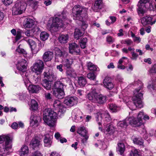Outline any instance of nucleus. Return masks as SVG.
Segmentation results:
<instances>
[{
	"instance_id": "f257e3e1",
	"label": "nucleus",
	"mask_w": 156,
	"mask_h": 156,
	"mask_svg": "<svg viewBox=\"0 0 156 156\" xmlns=\"http://www.w3.org/2000/svg\"><path fill=\"white\" fill-rule=\"evenodd\" d=\"M67 12L63 11L58 17L49 19L47 25V28L51 32L57 31L59 28L69 23L70 22L67 17Z\"/></svg>"
},
{
	"instance_id": "f03ea898",
	"label": "nucleus",
	"mask_w": 156,
	"mask_h": 156,
	"mask_svg": "<svg viewBox=\"0 0 156 156\" xmlns=\"http://www.w3.org/2000/svg\"><path fill=\"white\" fill-rule=\"evenodd\" d=\"M72 14L73 19L80 21L83 29L86 28L88 25L83 21V17L87 16V10L79 5L75 6L73 8Z\"/></svg>"
},
{
	"instance_id": "7ed1b4c3",
	"label": "nucleus",
	"mask_w": 156,
	"mask_h": 156,
	"mask_svg": "<svg viewBox=\"0 0 156 156\" xmlns=\"http://www.w3.org/2000/svg\"><path fill=\"white\" fill-rule=\"evenodd\" d=\"M43 74L44 79L42 80L41 84L46 89L50 90L51 88V82L57 79V76L51 68L44 72Z\"/></svg>"
},
{
	"instance_id": "20e7f679",
	"label": "nucleus",
	"mask_w": 156,
	"mask_h": 156,
	"mask_svg": "<svg viewBox=\"0 0 156 156\" xmlns=\"http://www.w3.org/2000/svg\"><path fill=\"white\" fill-rule=\"evenodd\" d=\"M43 112L44 122L50 126H53L57 117L56 112L49 108H45Z\"/></svg>"
},
{
	"instance_id": "39448f33",
	"label": "nucleus",
	"mask_w": 156,
	"mask_h": 156,
	"mask_svg": "<svg viewBox=\"0 0 156 156\" xmlns=\"http://www.w3.org/2000/svg\"><path fill=\"white\" fill-rule=\"evenodd\" d=\"M27 6L25 2H17L12 8V14L17 15L22 14L25 11Z\"/></svg>"
},
{
	"instance_id": "423d86ee",
	"label": "nucleus",
	"mask_w": 156,
	"mask_h": 156,
	"mask_svg": "<svg viewBox=\"0 0 156 156\" xmlns=\"http://www.w3.org/2000/svg\"><path fill=\"white\" fill-rule=\"evenodd\" d=\"M26 41L30 45L33 54H35L37 53L39 50L41 48V43H39L38 47H37L35 42L32 39L26 38Z\"/></svg>"
},
{
	"instance_id": "0eeeda50",
	"label": "nucleus",
	"mask_w": 156,
	"mask_h": 156,
	"mask_svg": "<svg viewBox=\"0 0 156 156\" xmlns=\"http://www.w3.org/2000/svg\"><path fill=\"white\" fill-rule=\"evenodd\" d=\"M44 68V62L41 60H38L34 64L32 71L37 74H41Z\"/></svg>"
},
{
	"instance_id": "6e6552de",
	"label": "nucleus",
	"mask_w": 156,
	"mask_h": 156,
	"mask_svg": "<svg viewBox=\"0 0 156 156\" xmlns=\"http://www.w3.org/2000/svg\"><path fill=\"white\" fill-rule=\"evenodd\" d=\"M41 140L38 136H35L32 140L30 143V146L34 149H37L41 145Z\"/></svg>"
},
{
	"instance_id": "1a4fd4ad",
	"label": "nucleus",
	"mask_w": 156,
	"mask_h": 156,
	"mask_svg": "<svg viewBox=\"0 0 156 156\" xmlns=\"http://www.w3.org/2000/svg\"><path fill=\"white\" fill-rule=\"evenodd\" d=\"M144 115V112H140L138 114L137 116V127H141L142 129V131L141 133H146V131L144 127V122H143L142 118Z\"/></svg>"
},
{
	"instance_id": "9d476101",
	"label": "nucleus",
	"mask_w": 156,
	"mask_h": 156,
	"mask_svg": "<svg viewBox=\"0 0 156 156\" xmlns=\"http://www.w3.org/2000/svg\"><path fill=\"white\" fill-rule=\"evenodd\" d=\"M41 120V118L40 116L33 115L30 118V126L34 127H37L39 125Z\"/></svg>"
},
{
	"instance_id": "9b49d317",
	"label": "nucleus",
	"mask_w": 156,
	"mask_h": 156,
	"mask_svg": "<svg viewBox=\"0 0 156 156\" xmlns=\"http://www.w3.org/2000/svg\"><path fill=\"white\" fill-rule=\"evenodd\" d=\"M69 45V52L70 53L75 55L79 54L80 52L79 47L76 43L75 42L71 43Z\"/></svg>"
},
{
	"instance_id": "f8f14e48",
	"label": "nucleus",
	"mask_w": 156,
	"mask_h": 156,
	"mask_svg": "<svg viewBox=\"0 0 156 156\" xmlns=\"http://www.w3.org/2000/svg\"><path fill=\"white\" fill-rule=\"evenodd\" d=\"M152 19V17L145 16L141 19V22L142 25L144 26L148 24L152 25L155 23L156 18L155 17L154 20L152 22H151Z\"/></svg>"
},
{
	"instance_id": "ddd939ff",
	"label": "nucleus",
	"mask_w": 156,
	"mask_h": 156,
	"mask_svg": "<svg viewBox=\"0 0 156 156\" xmlns=\"http://www.w3.org/2000/svg\"><path fill=\"white\" fill-rule=\"evenodd\" d=\"M98 93L95 89L92 88L91 91L87 95V97L92 102L96 103Z\"/></svg>"
},
{
	"instance_id": "4468645a",
	"label": "nucleus",
	"mask_w": 156,
	"mask_h": 156,
	"mask_svg": "<svg viewBox=\"0 0 156 156\" xmlns=\"http://www.w3.org/2000/svg\"><path fill=\"white\" fill-rule=\"evenodd\" d=\"M77 98L76 97H69L65 98L64 102L65 104L69 106H72L76 104Z\"/></svg>"
},
{
	"instance_id": "2eb2a0df",
	"label": "nucleus",
	"mask_w": 156,
	"mask_h": 156,
	"mask_svg": "<svg viewBox=\"0 0 156 156\" xmlns=\"http://www.w3.org/2000/svg\"><path fill=\"white\" fill-rule=\"evenodd\" d=\"M77 133L80 135L83 136L86 140L88 138L87 131L84 126L79 127L78 128Z\"/></svg>"
},
{
	"instance_id": "dca6fc26",
	"label": "nucleus",
	"mask_w": 156,
	"mask_h": 156,
	"mask_svg": "<svg viewBox=\"0 0 156 156\" xmlns=\"http://www.w3.org/2000/svg\"><path fill=\"white\" fill-rule=\"evenodd\" d=\"M53 95L58 99L62 98L64 96L65 93L63 90L53 89Z\"/></svg>"
},
{
	"instance_id": "f3484780",
	"label": "nucleus",
	"mask_w": 156,
	"mask_h": 156,
	"mask_svg": "<svg viewBox=\"0 0 156 156\" xmlns=\"http://www.w3.org/2000/svg\"><path fill=\"white\" fill-rule=\"evenodd\" d=\"M5 143L4 149L5 151L7 152L11 149L12 147V145L10 143V137L8 136H5Z\"/></svg>"
},
{
	"instance_id": "a211bd4d",
	"label": "nucleus",
	"mask_w": 156,
	"mask_h": 156,
	"mask_svg": "<svg viewBox=\"0 0 156 156\" xmlns=\"http://www.w3.org/2000/svg\"><path fill=\"white\" fill-rule=\"evenodd\" d=\"M103 83L104 85L108 89H111L114 87L111 79L109 77H106L104 80Z\"/></svg>"
},
{
	"instance_id": "6ab92c4d",
	"label": "nucleus",
	"mask_w": 156,
	"mask_h": 156,
	"mask_svg": "<svg viewBox=\"0 0 156 156\" xmlns=\"http://www.w3.org/2000/svg\"><path fill=\"white\" fill-rule=\"evenodd\" d=\"M102 6L103 0H96L93 9L94 11L97 12L102 9Z\"/></svg>"
},
{
	"instance_id": "aec40b11",
	"label": "nucleus",
	"mask_w": 156,
	"mask_h": 156,
	"mask_svg": "<svg viewBox=\"0 0 156 156\" xmlns=\"http://www.w3.org/2000/svg\"><path fill=\"white\" fill-rule=\"evenodd\" d=\"M53 56V53L52 51H47L45 52L43 56V59L45 62L51 61Z\"/></svg>"
},
{
	"instance_id": "412c9836",
	"label": "nucleus",
	"mask_w": 156,
	"mask_h": 156,
	"mask_svg": "<svg viewBox=\"0 0 156 156\" xmlns=\"http://www.w3.org/2000/svg\"><path fill=\"white\" fill-rule=\"evenodd\" d=\"M147 2V0H141L139 2V3L141 5V7L139 6L138 9V12L139 15L140 14L143 15L145 13L144 4L146 3Z\"/></svg>"
},
{
	"instance_id": "4be33fe9",
	"label": "nucleus",
	"mask_w": 156,
	"mask_h": 156,
	"mask_svg": "<svg viewBox=\"0 0 156 156\" xmlns=\"http://www.w3.org/2000/svg\"><path fill=\"white\" fill-rule=\"evenodd\" d=\"M74 59L72 58L66 59L62 61V63L63 66L67 69L69 68L71 66L73 63Z\"/></svg>"
},
{
	"instance_id": "5701e85b",
	"label": "nucleus",
	"mask_w": 156,
	"mask_h": 156,
	"mask_svg": "<svg viewBox=\"0 0 156 156\" xmlns=\"http://www.w3.org/2000/svg\"><path fill=\"white\" fill-rule=\"evenodd\" d=\"M28 89L31 93H37L41 90V88L38 85H30L29 86Z\"/></svg>"
},
{
	"instance_id": "b1692460",
	"label": "nucleus",
	"mask_w": 156,
	"mask_h": 156,
	"mask_svg": "<svg viewBox=\"0 0 156 156\" xmlns=\"http://www.w3.org/2000/svg\"><path fill=\"white\" fill-rule=\"evenodd\" d=\"M34 21L31 19L27 18L24 22L23 26L25 28H30L34 24Z\"/></svg>"
},
{
	"instance_id": "393cba45",
	"label": "nucleus",
	"mask_w": 156,
	"mask_h": 156,
	"mask_svg": "<svg viewBox=\"0 0 156 156\" xmlns=\"http://www.w3.org/2000/svg\"><path fill=\"white\" fill-rule=\"evenodd\" d=\"M96 103L102 104L106 102V97L105 96L98 93Z\"/></svg>"
},
{
	"instance_id": "a878e982",
	"label": "nucleus",
	"mask_w": 156,
	"mask_h": 156,
	"mask_svg": "<svg viewBox=\"0 0 156 156\" xmlns=\"http://www.w3.org/2000/svg\"><path fill=\"white\" fill-rule=\"evenodd\" d=\"M104 110H101L98 112L96 116V120L99 125L101 124L102 117L104 115Z\"/></svg>"
},
{
	"instance_id": "bb28decb",
	"label": "nucleus",
	"mask_w": 156,
	"mask_h": 156,
	"mask_svg": "<svg viewBox=\"0 0 156 156\" xmlns=\"http://www.w3.org/2000/svg\"><path fill=\"white\" fill-rule=\"evenodd\" d=\"M143 94L141 92L137 94V108H141L143 107V105L142 101Z\"/></svg>"
},
{
	"instance_id": "cd10ccee",
	"label": "nucleus",
	"mask_w": 156,
	"mask_h": 156,
	"mask_svg": "<svg viewBox=\"0 0 156 156\" xmlns=\"http://www.w3.org/2000/svg\"><path fill=\"white\" fill-rule=\"evenodd\" d=\"M29 149L27 146H23L21 148L20 154V156H28Z\"/></svg>"
},
{
	"instance_id": "c85d7f7f",
	"label": "nucleus",
	"mask_w": 156,
	"mask_h": 156,
	"mask_svg": "<svg viewBox=\"0 0 156 156\" xmlns=\"http://www.w3.org/2000/svg\"><path fill=\"white\" fill-rule=\"evenodd\" d=\"M66 71V75L67 76L70 77H75L76 74L75 70L70 67L67 69Z\"/></svg>"
},
{
	"instance_id": "c756f323",
	"label": "nucleus",
	"mask_w": 156,
	"mask_h": 156,
	"mask_svg": "<svg viewBox=\"0 0 156 156\" xmlns=\"http://www.w3.org/2000/svg\"><path fill=\"white\" fill-rule=\"evenodd\" d=\"M51 138L48 134L45 135V138L44 139V145L46 147H50L51 144Z\"/></svg>"
},
{
	"instance_id": "7c9ffc66",
	"label": "nucleus",
	"mask_w": 156,
	"mask_h": 156,
	"mask_svg": "<svg viewBox=\"0 0 156 156\" xmlns=\"http://www.w3.org/2000/svg\"><path fill=\"white\" fill-rule=\"evenodd\" d=\"M69 36L68 34L62 35L58 37V40L59 42L62 44H66L68 41Z\"/></svg>"
},
{
	"instance_id": "2f4dec72",
	"label": "nucleus",
	"mask_w": 156,
	"mask_h": 156,
	"mask_svg": "<svg viewBox=\"0 0 156 156\" xmlns=\"http://www.w3.org/2000/svg\"><path fill=\"white\" fill-rule=\"evenodd\" d=\"M38 103L34 100L32 99L31 100L30 106V109L33 111H36L38 109Z\"/></svg>"
},
{
	"instance_id": "473e14b6",
	"label": "nucleus",
	"mask_w": 156,
	"mask_h": 156,
	"mask_svg": "<svg viewBox=\"0 0 156 156\" xmlns=\"http://www.w3.org/2000/svg\"><path fill=\"white\" fill-rule=\"evenodd\" d=\"M88 69L90 71H98L97 67L90 62H88L87 63Z\"/></svg>"
},
{
	"instance_id": "72a5a7b5",
	"label": "nucleus",
	"mask_w": 156,
	"mask_h": 156,
	"mask_svg": "<svg viewBox=\"0 0 156 156\" xmlns=\"http://www.w3.org/2000/svg\"><path fill=\"white\" fill-rule=\"evenodd\" d=\"M64 85L63 83H61L60 81H57L54 84V87L55 88L54 89L63 90V88Z\"/></svg>"
},
{
	"instance_id": "f704fd0d",
	"label": "nucleus",
	"mask_w": 156,
	"mask_h": 156,
	"mask_svg": "<svg viewBox=\"0 0 156 156\" xmlns=\"http://www.w3.org/2000/svg\"><path fill=\"white\" fill-rule=\"evenodd\" d=\"M128 118H126L123 121L119 122L117 124V126L121 127L126 128L128 125Z\"/></svg>"
},
{
	"instance_id": "c9c22d12",
	"label": "nucleus",
	"mask_w": 156,
	"mask_h": 156,
	"mask_svg": "<svg viewBox=\"0 0 156 156\" xmlns=\"http://www.w3.org/2000/svg\"><path fill=\"white\" fill-rule=\"evenodd\" d=\"M128 123L133 127H136V118L133 117H131L128 118Z\"/></svg>"
},
{
	"instance_id": "e433bc0d",
	"label": "nucleus",
	"mask_w": 156,
	"mask_h": 156,
	"mask_svg": "<svg viewBox=\"0 0 156 156\" xmlns=\"http://www.w3.org/2000/svg\"><path fill=\"white\" fill-rule=\"evenodd\" d=\"M83 34V33L80 31V30L78 29H75L74 33V37L75 38L78 40L79 39V38L82 36Z\"/></svg>"
},
{
	"instance_id": "4c0bfd02",
	"label": "nucleus",
	"mask_w": 156,
	"mask_h": 156,
	"mask_svg": "<svg viewBox=\"0 0 156 156\" xmlns=\"http://www.w3.org/2000/svg\"><path fill=\"white\" fill-rule=\"evenodd\" d=\"M78 83L81 87H84L87 83V81L85 78L81 76L78 78Z\"/></svg>"
},
{
	"instance_id": "58836bf2",
	"label": "nucleus",
	"mask_w": 156,
	"mask_h": 156,
	"mask_svg": "<svg viewBox=\"0 0 156 156\" xmlns=\"http://www.w3.org/2000/svg\"><path fill=\"white\" fill-rule=\"evenodd\" d=\"M55 51L56 55L59 57H63L66 53L65 51H62L58 48H55Z\"/></svg>"
},
{
	"instance_id": "ea45409f",
	"label": "nucleus",
	"mask_w": 156,
	"mask_h": 156,
	"mask_svg": "<svg viewBox=\"0 0 156 156\" xmlns=\"http://www.w3.org/2000/svg\"><path fill=\"white\" fill-rule=\"evenodd\" d=\"M117 151H119L120 154H122L125 151V145L122 143L118 144Z\"/></svg>"
},
{
	"instance_id": "a19ab883",
	"label": "nucleus",
	"mask_w": 156,
	"mask_h": 156,
	"mask_svg": "<svg viewBox=\"0 0 156 156\" xmlns=\"http://www.w3.org/2000/svg\"><path fill=\"white\" fill-rule=\"evenodd\" d=\"M87 42V39L86 37L83 38L80 40V45L81 48L84 49L85 48Z\"/></svg>"
},
{
	"instance_id": "79ce46f5",
	"label": "nucleus",
	"mask_w": 156,
	"mask_h": 156,
	"mask_svg": "<svg viewBox=\"0 0 156 156\" xmlns=\"http://www.w3.org/2000/svg\"><path fill=\"white\" fill-rule=\"evenodd\" d=\"M49 36V34L46 32L43 31L40 34V38L41 40L45 41L47 39Z\"/></svg>"
},
{
	"instance_id": "37998d69",
	"label": "nucleus",
	"mask_w": 156,
	"mask_h": 156,
	"mask_svg": "<svg viewBox=\"0 0 156 156\" xmlns=\"http://www.w3.org/2000/svg\"><path fill=\"white\" fill-rule=\"evenodd\" d=\"M62 105L60 101L58 100L54 101L53 105V107L55 108L58 109Z\"/></svg>"
},
{
	"instance_id": "c03bdc74",
	"label": "nucleus",
	"mask_w": 156,
	"mask_h": 156,
	"mask_svg": "<svg viewBox=\"0 0 156 156\" xmlns=\"http://www.w3.org/2000/svg\"><path fill=\"white\" fill-rule=\"evenodd\" d=\"M58 114L60 115L63 114L66 111V108L62 105L58 109Z\"/></svg>"
},
{
	"instance_id": "a18cd8bd",
	"label": "nucleus",
	"mask_w": 156,
	"mask_h": 156,
	"mask_svg": "<svg viewBox=\"0 0 156 156\" xmlns=\"http://www.w3.org/2000/svg\"><path fill=\"white\" fill-rule=\"evenodd\" d=\"M104 115L105 117V119L106 121L107 122H109L111 120V118L109 114L107 111H104Z\"/></svg>"
},
{
	"instance_id": "49530a36",
	"label": "nucleus",
	"mask_w": 156,
	"mask_h": 156,
	"mask_svg": "<svg viewBox=\"0 0 156 156\" xmlns=\"http://www.w3.org/2000/svg\"><path fill=\"white\" fill-rule=\"evenodd\" d=\"M109 108L112 112H115L117 111V106L113 104L110 105Z\"/></svg>"
},
{
	"instance_id": "de8ad7c7",
	"label": "nucleus",
	"mask_w": 156,
	"mask_h": 156,
	"mask_svg": "<svg viewBox=\"0 0 156 156\" xmlns=\"http://www.w3.org/2000/svg\"><path fill=\"white\" fill-rule=\"evenodd\" d=\"M16 51L19 53L23 54L24 55H26L27 54L25 50L23 48H20L19 46L16 49Z\"/></svg>"
},
{
	"instance_id": "09e8293b",
	"label": "nucleus",
	"mask_w": 156,
	"mask_h": 156,
	"mask_svg": "<svg viewBox=\"0 0 156 156\" xmlns=\"http://www.w3.org/2000/svg\"><path fill=\"white\" fill-rule=\"evenodd\" d=\"M17 69L20 71L22 73H24L26 71L27 68L26 66H22L20 65H18L17 66Z\"/></svg>"
},
{
	"instance_id": "8fccbe9b",
	"label": "nucleus",
	"mask_w": 156,
	"mask_h": 156,
	"mask_svg": "<svg viewBox=\"0 0 156 156\" xmlns=\"http://www.w3.org/2000/svg\"><path fill=\"white\" fill-rule=\"evenodd\" d=\"M106 41L108 42L110 44L113 43L115 41V39L110 36H108L107 37Z\"/></svg>"
},
{
	"instance_id": "3c124183",
	"label": "nucleus",
	"mask_w": 156,
	"mask_h": 156,
	"mask_svg": "<svg viewBox=\"0 0 156 156\" xmlns=\"http://www.w3.org/2000/svg\"><path fill=\"white\" fill-rule=\"evenodd\" d=\"M87 77L90 80H94L95 78V76L93 73H89L87 74Z\"/></svg>"
},
{
	"instance_id": "603ef678",
	"label": "nucleus",
	"mask_w": 156,
	"mask_h": 156,
	"mask_svg": "<svg viewBox=\"0 0 156 156\" xmlns=\"http://www.w3.org/2000/svg\"><path fill=\"white\" fill-rule=\"evenodd\" d=\"M129 156H136V149L133 148L131 150Z\"/></svg>"
},
{
	"instance_id": "864d4df0",
	"label": "nucleus",
	"mask_w": 156,
	"mask_h": 156,
	"mask_svg": "<svg viewBox=\"0 0 156 156\" xmlns=\"http://www.w3.org/2000/svg\"><path fill=\"white\" fill-rule=\"evenodd\" d=\"M26 60L24 59H22L20 61L18 62V65H20L22 66H26Z\"/></svg>"
},
{
	"instance_id": "5fc2aeb1",
	"label": "nucleus",
	"mask_w": 156,
	"mask_h": 156,
	"mask_svg": "<svg viewBox=\"0 0 156 156\" xmlns=\"http://www.w3.org/2000/svg\"><path fill=\"white\" fill-rule=\"evenodd\" d=\"M37 1L34 2L33 3H31L30 5L32 8L34 10H35L37 8Z\"/></svg>"
},
{
	"instance_id": "6e6d98bb",
	"label": "nucleus",
	"mask_w": 156,
	"mask_h": 156,
	"mask_svg": "<svg viewBox=\"0 0 156 156\" xmlns=\"http://www.w3.org/2000/svg\"><path fill=\"white\" fill-rule=\"evenodd\" d=\"M132 100L133 101V104H134V109L131 108H130L131 110H135L136 108V97L135 96L133 98Z\"/></svg>"
},
{
	"instance_id": "4d7b16f0",
	"label": "nucleus",
	"mask_w": 156,
	"mask_h": 156,
	"mask_svg": "<svg viewBox=\"0 0 156 156\" xmlns=\"http://www.w3.org/2000/svg\"><path fill=\"white\" fill-rule=\"evenodd\" d=\"M45 97L47 99L50 100L52 98V95L49 93H46L45 94Z\"/></svg>"
},
{
	"instance_id": "13d9d810",
	"label": "nucleus",
	"mask_w": 156,
	"mask_h": 156,
	"mask_svg": "<svg viewBox=\"0 0 156 156\" xmlns=\"http://www.w3.org/2000/svg\"><path fill=\"white\" fill-rule=\"evenodd\" d=\"M124 44H126L128 45H131L133 43L132 41L130 39H126L124 41Z\"/></svg>"
},
{
	"instance_id": "bf43d9fd",
	"label": "nucleus",
	"mask_w": 156,
	"mask_h": 156,
	"mask_svg": "<svg viewBox=\"0 0 156 156\" xmlns=\"http://www.w3.org/2000/svg\"><path fill=\"white\" fill-rule=\"evenodd\" d=\"M3 1L5 5H8L12 3L13 0H3Z\"/></svg>"
},
{
	"instance_id": "052dcab7",
	"label": "nucleus",
	"mask_w": 156,
	"mask_h": 156,
	"mask_svg": "<svg viewBox=\"0 0 156 156\" xmlns=\"http://www.w3.org/2000/svg\"><path fill=\"white\" fill-rule=\"evenodd\" d=\"M41 154L38 151H36L33 153L31 156H42Z\"/></svg>"
},
{
	"instance_id": "680f3d73",
	"label": "nucleus",
	"mask_w": 156,
	"mask_h": 156,
	"mask_svg": "<svg viewBox=\"0 0 156 156\" xmlns=\"http://www.w3.org/2000/svg\"><path fill=\"white\" fill-rule=\"evenodd\" d=\"M137 85L139 86V90H140L142 88L143 86V84L140 81L138 80L137 81Z\"/></svg>"
},
{
	"instance_id": "e2e57ef3",
	"label": "nucleus",
	"mask_w": 156,
	"mask_h": 156,
	"mask_svg": "<svg viewBox=\"0 0 156 156\" xmlns=\"http://www.w3.org/2000/svg\"><path fill=\"white\" fill-rule=\"evenodd\" d=\"M150 72L151 73H156V65H154L151 69Z\"/></svg>"
},
{
	"instance_id": "0e129e2a",
	"label": "nucleus",
	"mask_w": 156,
	"mask_h": 156,
	"mask_svg": "<svg viewBox=\"0 0 156 156\" xmlns=\"http://www.w3.org/2000/svg\"><path fill=\"white\" fill-rule=\"evenodd\" d=\"M112 126L109 125L108 127H107L106 129V130L107 131L110 132V133H112Z\"/></svg>"
},
{
	"instance_id": "69168bd1",
	"label": "nucleus",
	"mask_w": 156,
	"mask_h": 156,
	"mask_svg": "<svg viewBox=\"0 0 156 156\" xmlns=\"http://www.w3.org/2000/svg\"><path fill=\"white\" fill-rule=\"evenodd\" d=\"M11 127L12 129H16L18 128V125L16 122H14L12 124Z\"/></svg>"
},
{
	"instance_id": "338daca9",
	"label": "nucleus",
	"mask_w": 156,
	"mask_h": 156,
	"mask_svg": "<svg viewBox=\"0 0 156 156\" xmlns=\"http://www.w3.org/2000/svg\"><path fill=\"white\" fill-rule=\"evenodd\" d=\"M63 67V65L62 64H60L59 65H58L56 66V68L60 72H62L63 71V69L62 68Z\"/></svg>"
},
{
	"instance_id": "774afa93",
	"label": "nucleus",
	"mask_w": 156,
	"mask_h": 156,
	"mask_svg": "<svg viewBox=\"0 0 156 156\" xmlns=\"http://www.w3.org/2000/svg\"><path fill=\"white\" fill-rule=\"evenodd\" d=\"M124 60L128 61L127 58L126 57H123L121 58L120 59L118 62L119 64H121L124 62L123 60Z\"/></svg>"
}]
</instances>
